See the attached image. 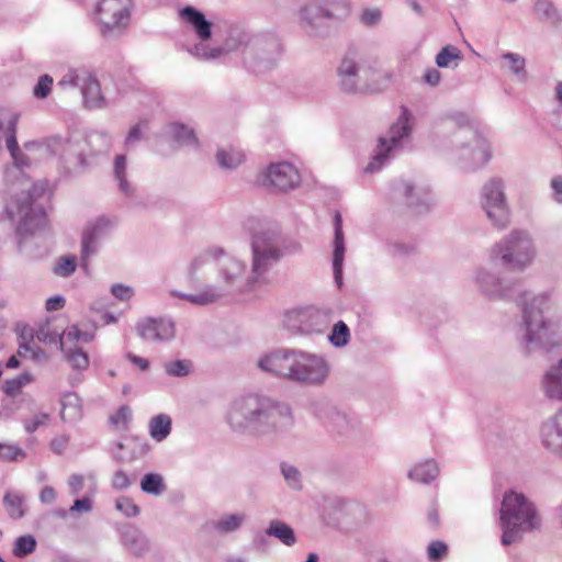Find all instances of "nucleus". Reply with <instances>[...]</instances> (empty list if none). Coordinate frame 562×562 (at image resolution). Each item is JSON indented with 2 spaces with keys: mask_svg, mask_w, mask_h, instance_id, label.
Returning <instances> with one entry per match:
<instances>
[{
  "mask_svg": "<svg viewBox=\"0 0 562 562\" xmlns=\"http://www.w3.org/2000/svg\"><path fill=\"white\" fill-rule=\"evenodd\" d=\"M226 420L234 431L258 437L285 434L294 425L289 404L260 394L235 400L227 411Z\"/></svg>",
  "mask_w": 562,
  "mask_h": 562,
  "instance_id": "f257e3e1",
  "label": "nucleus"
},
{
  "mask_svg": "<svg viewBox=\"0 0 562 562\" xmlns=\"http://www.w3.org/2000/svg\"><path fill=\"white\" fill-rule=\"evenodd\" d=\"M517 303L522 310L518 338L526 353L549 352L562 344L561 337L552 329V322L546 317L557 307L552 292L532 296L528 292H521Z\"/></svg>",
  "mask_w": 562,
  "mask_h": 562,
  "instance_id": "f03ea898",
  "label": "nucleus"
},
{
  "mask_svg": "<svg viewBox=\"0 0 562 562\" xmlns=\"http://www.w3.org/2000/svg\"><path fill=\"white\" fill-rule=\"evenodd\" d=\"M266 372L304 385H321L329 374L327 361L315 353L277 350L258 361Z\"/></svg>",
  "mask_w": 562,
  "mask_h": 562,
  "instance_id": "7ed1b4c3",
  "label": "nucleus"
},
{
  "mask_svg": "<svg viewBox=\"0 0 562 562\" xmlns=\"http://www.w3.org/2000/svg\"><path fill=\"white\" fill-rule=\"evenodd\" d=\"M33 188L30 179L23 177L18 186L13 184L0 192V203L4 204L2 217L14 224L20 247L47 223L44 210L33 204Z\"/></svg>",
  "mask_w": 562,
  "mask_h": 562,
  "instance_id": "20e7f679",
  "label": "nucleus"
},
{
  "mask_svg": "<svg viewBox=\"0 0 562 562\" xmlns=\"http://www.w3.org/2000/svg\"><path fill=\"white\" fill-rule=\"evenodd\" d=\"M502 543L509 546L519 541L526 532L538 529L541 519L535 504L522 493L506 492L501 507Z\"/></svg>",
  "mask_w": 562,
  "mask_h": 562,
  "instance_id": "39448f33",
  "label": "nucleus"
},
{
  "mask_svg": "<svg viewBox=\"0 0 562 562\" xmlns=\"http://www.w3.org/2000/svg\"><path fill=\"white\" fill-rule=\"evenodd\" d=\"M535 257L536 249L529 234L519 229L512 231L490 252L493 263L519 271L531 265Z\"/></svg>",
  "mask_w": 562,
  "mask_h": 562,
  "instance_id": "423d86ee",
  "label": "nucleus"
},
{
  "mask_svg": "<svg viewBox=\"0 0 562 562\" xmlns=\"http://www.w3.org/2000/svg\"><path fill=\"white\" fill-rule=\"evenodd\" d=\"M451 121L460 126L456 136L458 158L462 168L475 170L486 165L491 159V148L486 139L464 114H456L451 117Z\"/></svg>",
  "mask_w": 562,
  "mask_h": 562,
  "instance_id": "0eeeda50",
  "label": "nucleus"
},
{
  "mask_svg": "<svg viewBox=\"0 0 562 562\" xmlns=\"http://www.w3.org/2000/svg\"><path fill=\"white\" fill-rule=\"evenodd\" d=\"M251 265L252 280L258 283L266 281L267 273L282 259L281 236L278 229H262L251 238Z\"/></svg>",
  "mask_w": 562,
  "mask_h": 562,
  "instance_id": "6e6552de",
  "label": "nucleus"
},
{
  "mask_svg": "<svg viewBox=\"0 0 562 562\" xmlns=\"http://www.w3.org/2000/svg\"><path fill=\"white\" fill-rule=\"evenodd\" d=\"M337 76L344 91L358 92L370 89L376 82L379 71L373 66L366 65L358 52L348 50L337 68Z\"/></svg>",
  "mask_w": 562,
  "mask_h": 562,
  "instance_id": "1a4fd4ad",
  "label": "nucleus"
},
{
  "mask_svg": "<svg viewBox=\"0 0 562 562\" xmlns=\"http://www.w3.org/2000/svg\"><path fill=\"white\" fill-rule=\"evenodd\" d=\"M411 119L412 115L409 110L402 105L401 113L397 120L390 127L386 136L379 138L375 154L372 160L364 168V172L373 173L380 170L390 155L401 148L403 144L409 139L412 132Z\"/></svg>",
  "mask_w": 562,
  "mask_h": 562,
  "instance_id": "9d476101",
  "label": "nucleus"
},
{
  "mask_svg": "<svg viewBox=\"0 0 562 562\" xmlns=\"http://www.w3.org/2000/svg\"><path fill=\"white\" fill-rule=\"evenodd\" d=\"M132 0H99L95 20L103 37L124 34L131 22Z\"/></svg>",
  "mask_w": 562,
  "mask_h": 562,
  "instance_id": "9b49d317",
  "label": "nucleus"
},
{
  "mask_svg": "<svg viewBox=\"0 0 562 562\" xmlns=\"http://www.w3.org/2000/svg\"><path fill=\"white\" fill-rule=\"evenodd\" d=\"M282 48L279 38L271 33L254 34L244 58L252 71L269 70L277 65Z\"/></svg>",
  "mask_w": 562,
  "mask_h": 562,
  "instance_id": "f8f14e48",
  "label": "nucleus"
},
{
  "mask_svg": "<svg viewBox=\"0 0 562 562\" xmlns=\"http://www.w3.org/2000/svg\"><path fill=\"white\" fill-rule=\"evenodd\" d=\"M331 311L307 306L286 313L284 325L286 329L296 335H321L329 327Z\"/></svg>",
  "mask_w": 562,
  "mask_h": 562,
  "instance_id": "ddd939ff",
  "label": "nucleus"
},
{
  "mask_svg": "<svg viewBox=\"0 0 562 562\" xmlns=\"http://www.w3.org/2000/svg\"><path fill=\"white\" fill-rule=\"evenodd\" d=\"M57 86L61 89L79 88L83 104L88 109H99L105 105L97 77L86 67L69 68L58 80Z\"/></svg>",
  "mask_w": 562,
  "mask_h": 562,
  "instance_id": "4468645a",
  "label": "nucleus"
},
{
  "mask_svg": "<svg viewBox=\"0 0 562 562\" xmlns=\"http://www.w3.org/2000/svg\"><path fill=\"white\" fill-rule=\"evenodd\" d=\"M218 266L222 285L217 286L226 295H235L252 291L257 282L252 280V273L246 277V266L235 257L220 255Z\"/></svg>",
  "mask_w": 562,
  "mask_h": 562,
  "instance_id": "2eb2a0df",
  "label": "nucleus"
},
{
  "mask_svg": "<svg viewBox=\"0 0 562 562\" xmlns=\"http://www.w3.org/2000/svg\"><path fill=\"white\" fill-rule=\"evenodd\" d=\"M481 205L494 226L505 228L508 225L509 210L502 180L491 179L483 186Z\"/></svg>",
  "mask_w": 562,
  "mask_h": 562,
  "instance_id": "dca6fc26",
  "label": "nucleus"
},
{
  "mask_svg": "<svg viewBox=\"0 0 562 562\" xmlns=\"http://www.w3.org/2000/svg\"><path fill=\"white\" fill-rule=\"evenodd\" d=\"M301 177L297 169L290 162L271 164L263 175L262 184L279 191H288L299 187Z\"/></svg>",
  "mask_w": 562,
  "mask_h": 562,
  "instance_id": "f3484780",
  "label": "nucleus"
},
{
  "mask_svg": "<svg viewBox=\"0 0 562 562\" xmlns=\"http://www.w3.org/2000/svg\"><path fill=\"white\" fill-rule=\"evenodd\" d=\"M46 149L53 155L58 156L65 164L71 168L87 167L83 153V144L61 137H52L46 142Z\"/></svg>",
  "mask_w": 562,
  "mask_h": 562,
  "instance_id": "a211bd4d",
  "label": "nucleus"
},
{
  "mask_svg": "<svg viewBox=\"0 0 562 562\" xmlns=\"http://www.w3.org/2000/svg\"><path fill=\"white\" fill-rule=\"evenodd\" d=\"M335 14L323 0H313L300 10L302 27L310 36H318L322 34L323 20L335 19Z\"/></svg>",
  "mask_w": 562,
  "mask_h": 562,
  "instance_id": "6ab92c4d",
  "label": "nucleus"
},
{
  "mask_svg": "<svg viewBox=\"0 0 562 562\" xmlns=\"http://www.w3.org/2000/svg\"><path fill=\"white\" fill-rule=\"evenodd\" d=\"M138 335L145 341L162 342L175 337V324L166 318H146L136 326Z\"/></svg>",
  "mask_w": 562,
  "mask_h": 562,
  "instance_id": "aec40b11",
  "label": "nucleus"
},
{
  "mask_svg": "<svg viewBox=\"0 0 562 562\" xmlns=\"http://www.w3.org/2000/svg\"><path fill=\"white\" fill-rule=\"evenodd\" d=\"M112 225L113 223L109 218L101 216L86 227L81 240V266L83 269L88 268L89 257L97 251V241L109 232Z\"/></svg>",
  "mask_w": 562,
  "mask_h": 562,
  "instance_id": "412c9836",
  "label": "nucleus"
},
{
  "mask_svg": "<svg viewBox=\"0 0 562 562\" xmlns=\"http://www.w3.org/2000/svg\"><path fill=\"white\" fill-rule=\"evenodd\" d=\"M334 227H335V237H334V252H333V271L335 282L338 288L342 284V266L345 259V237L342 232V220L339 212H336L334 215Z\"/></svg>",
  "mask_w": 562,
  "mask_h": 562,
  "instance_id": "4be33fe9",
  "label": "nucleus"
},
{
  "mask_svg": "<svg viewBox=\"0 0 562 562\" xmlns=\"http://www.w3.org/2000/svg\"><path fill=\"white\" fill-rule=\"evenodd\" d=\"M476 281L481 290L490 297L508 299L513 296L517 283L504 285L503 280L488 271H480Z\"/></svg>",
  "mask_w": 562,
  "mask_h": 562,
  "instance_id": "5701e85b",
  "label": "nucleus"
},
{
  "mask_svg": "<svg viewBox=\"0 0 562 562\" xmlns=\"http://www.w3.org/2000/svg\"><path fill=\"white\" fill-rule=\"evenodd\" d=\"M540 439L548 451L562 457V426L558 414L542 424Z\"/></svg>",
  "mask_w": 562,
  "mask_h": 562,
  "instance_id": "b1692460",
  "label": "nucleus"
},
{
  "mask_svg": "<svg viewBox=\"0 0 562 562\" xmlns=\"http://www.w3.org/2000/svg\"><path fill=\"white\" fill-rule=\"evenodd\" d=\"M181 18L194 30L196 36L202 41H209L212 36V24L205 15L194 7L187 5L180 11Z\"/></svg>",
  "mask_w": 562,
  "mask_h": 562,
  "instance_id": "393cba45",
  "label": "nucleus"
},
{
  "mask_svg": "<svg viewBox=\"0 0 562 562\" xmlns=\"http://www.w3.org/2000/svg\"><path fill=\"white\" fill-rule=\"evenodd\" d=\"M541 385L548 398L562 401V358L544 373Z\"/></svg>",
  "mask_w": 562,
  "mask_h": 562,
  "instance_id": "a878e982",
  "label": "nucleus"
},
{
  "mask_svg": "<svg viewBox=\"0 0 562 562\" xmlns=\"http://www.w3.org/2000/svg\"><path fill=\"white\" fill-rule=\"evenodd\" d=\"M121 542L130 553L136 557L143 555L149 549L147 538L140 530L132 526L123 528Z\"/></svg>",
  "mask_w": 562,
  "mask_h": 562,
  "instance_id": "bb28decb",
  "label": "nucleus"
},
{
  "mask_svg": "<svg viewBox=\"0 0 562 562\" xmlns=\"http://www.w3.org/2000/svg\"><path fill=\"white\" fill-rule=\"evenodd\" d=\"M397 191L405 198L406 204L416 212L427 210L430 204L428 192L425 189H417L408 181L401 182L397 187Z\"/></svg>",
  "mask_w": 562,
  "mask_h": 562,
  "instance_id": "cd10ccee",
  "label": "nucleus"
},
{
  "mask_svg": "<svg viewBox=\"0 0 562 562\" xmlns=\"http://www.w3.org/2000/svg\"><path fill=\"white\" fill-rule=\"evenodd\" d=\"M532 11L541 22H547L553 27L562 25V12L552 0H536Z\"/></svg>",
  "mask_w": 562,
  "mask_h": 562,
  "instance_id": "c85d7f7f",
  "label": "nucleus"
},
{
  "mask_svg": "<svg viewBox=\"0 0 562 562\" xmlns=\"http://www.w3.org/2000/svg\"><path fill=\"white\" fill-rule=\"evenodd\" d=\"M254 34H249L244 27L233 24L228 27L227 35L224 41L223 54L227 52L238 50L240 48L248 49L249 42Z\"/></svg>",
  "mask_w": 562,
  "mask_h": 562,
  "instance_id": "c756f323",
  "label": "nucleus"
},
{
  "mask_svg": "<svg viewBox=\"0 0 562 562\" xmlns=\"http://www.w3.org/2000/svg\"><path fill=\"white\" fill-rule=\"evenodd\" d=\"M171 294L173 296L187 300L195 305L211 304L223 297V292L215 285L206 286L203 290L192 294L181 293L177 291H172Z\"/></svg>",
  "mask_w": 562,
  "mask_h": 562,
  "instance_id": "7c9ffc66",
  "label": "nucleus"
},
{
  "mask_svg": "<svg viewBox=\"0 0 562 562\" xmlns=\"http://www.w3.org/2000/svg\"><path fill=\"white\" fill-rule=\"evenodd\" d=\"M439 474V468L434 459H427L424 462L416 463L409 471L408 477L412 481L429 484Z\"/></svg>",
  "mask_w": 562,
  "mask_h": 562,
  "instance_id": "2f4dec72",
  "label": "nucleus"
},
{
  "mask_svg": "<svg viewBox=\"0 0 562 562\" xmlns=\"http://www.w3.org/2000/svg\"><path fill=\"white\" fill-rule=\"evenodd\" d=\"M60 418L65 422H75L81 417L82 406L79 396L74 392H67L60 401Z\"/></svg>",
  "mask_w": 562,
  "mask_h": 562,
  "instance_id": "473e14b6",
  "label": "nucleus"
},
{
  "mask_svg": "<svg viewBox=\"0 0 562 562\" xmlns=\"http://www.w3.org/2000/svg\"><path fill=\"white\" fill-rule=\"evenodd\" d=\"M266 535L279 539L283 544L291 547L295 544L296 537L292 527L279 519L270 521Z\"/></svg>",
  "mask_w": 562,
  "mask_h": 562,
  "instance_id": "72a5a7b5",
  "label": "nucleus"
},
{
  "mask_svg": "<svg viewBox=\"0 0 562 562\" xmlns=\"http://www.w3.org/2000/svg\"><path fill=\"white\" fill-rule=\"evenodd\" d=\"M148 427L150 437L160 442L170 435L171 418L166 414L156 415L149 420Z\"/></svg>",
  "mask_w": 562,
  "mask_h": 562,
  "instance_id": "f704fd0d",
  "label": "nucleus"
},
{
  "mask_svg": "<svg viewBox=\"0 0 562 562\" xmlns=\"http://www.w3.org/2000/svg\"><path fill=\"white\" fill-rule=\"evenodd\" d=\"M461 50L454 45H446L436 56V65L439 68H456L462 60Z\"/></svg>",
  "mask_w": 562,
  "mask_h": 562,
  "instance_id": "c9c22d12",
  "label": "nucleus"
},
{
  "mask_svg": "<svg viewBox=\"0 0 562 562\" xmlns=\"http://www.w3.org/2000/svg\"><path fill=\"white\" fill-rule=\"evenodd\" d=\"M216 160L222 168L234 169L243 164L245 156L241 150L234 147L221 148L216 153Z\"/></svg>",
  "mask_w": 562,
  "mask_h": 562,
  "instance_id": "e433bc0d",
  "label": "nucleus"
},
{
  "mask_svg": "<svg viewBox=\"0 0 562 562\" xmlns=\"http://www.w3.org/2000/svg\"><path fill=\"white\" fill-rule=\"evenodd\" d=\"M19 122V114L0 110V151L2 150V142L4 140L5 145L8 144V139L10 134H16V127Z\"/></svg>",
  "mask_w": 562,
  "mask_h": 562,
  "instance_id": "4c0bfd02",
  "label": "nucleus"
},
{
  "mask_svg": "<svg viewBox=\"0 0 562 562\" xmlns=\"http://www.w3.org/2000/svg\"><path fill=\"white\" fill-rule=\"evenodd\" d=\"M503 67H506L519 80H526V59L516 53H505L502 55Z\"/></svg>",
  "mask_w": 562,
  "mask_h": 562,
  "instance_id": "58836bf2",
  "label": "nucleus"
},
{
  "mask_svg": "<svg viewBox=\"0 0 562 562\" xmlns=\"http://www.w3.org/2000/svg\"><path fill=\"white\" fill-rule=\"evenodd\" d=\"M140 488L146 494L158 496L167 490V485L161 474L146 473L140 481Z\"/></svg>",
  "mask_w": 562,
  "mask_h": 562,
  "instance_id": "ea45409f",
  "label": "nucleus"
},
{
  "mask_svg": "<svg viewBox=\"0 0 562 562\" xmlns=\"http://www.w3.org/2000/svg\"><path fill=\"white\" fill-rule=\"evenodd\" d=\"M126 170H127V160L125 155H117L114 159V177L119 183L120 190L125 195H131L133 192V188L126 180Z\"/></svg>",
  "mask_w": 562,
  "mask_h": 562,
  "instance_id": "a19ab883",
  "label": "nucleus"
},
{
  "mask_svg": "<svg viewBox=\"0 0 562 562\" xmlns=\"http://www.w3.org/2000/svg\"><path fill=\"white\" fill-rule=\"evenodd\" d=\"M5 147L10 153L12 162L19 172H21L23 168H26L31 165L30 158L19 147L16 134L14 135L13 132L10 134Z\"/></svg>",
  "mask_w": 562,
  "mask_h": 562,
  "instance_id": "79ce46f5",
  "label": "nucleus"
},
{
  "mask_svg": "<svg viewBox=\"0 0 562 562\" xmlns=\"http://www.w3.org/2000/svg\"><path fill=\"white\" fill-rule=\"evenodd\" d=\"M170 134L172 138L180 145L195 146L198 143L194 131L184 126L183 124H171Z\"/></svg>",
  "mask_w": 562,
  "mask_h": 562,
  "instance_id": "37998d69",
  "label": "nucleus"
},
{
  "mask_svg": "<svg viewBox=\"0 0 562 562\" xmlns=\"http://www.w3.org/2000/svg\"><path fill=\"white\" fill-rule=\"evenodd\" d=\"M23 502L24 499L20 494L8 492L4 495L3 504L10 518L20 519L25 515Z\"/></svg>",
  "mask_w": 562,
  "mask_h": 562,
  "instance_id": "c03bdc74",
  "label": "nucleus"
},
{
  "mask_svg": "<svg viewBox=\"0 0 562 562\" xmlns=\"http://www.w3.org/2000/svg\"><path fill=\"white\" fill-rule=\"evenodd\" d=\"M245 518H246L245 514L225 515V516L221 517L214 524V527L217 531H220L222 533L234 532L241 526Z\"/></svg>",
  "mask_w": 562,
  "mask_h": 562,
  "instance_id": "a18cd8bd",
  "label": "nucleus"
},
{
  "mask_svg": "<svg viewBox=\"0 0 562 562\" xmlns=\"http://www.w3.org/2000/svg\"><path fill=\"white\" fill-rule=\"evenodd\" d=\"M328 339L334 347L341 348L347 346L350 340V330L347 324L342 321H338L334 325Z\"/></svg>",
  "mask_w": 562,
  "mask_h": 562,
  "instance_id": "49530a36",
  "label": "nucleus"
},
{
  "mask_svg": "<svg viewBox=\"0 0 562 562\" xmlns=\"http://www.w3.org/2000/svg\"><path fill=\"white\" fill-rule=\"evenodd\" d=\"M220 255H223V249L214 248L207 249L204 252L196 256L189 266L190 277L193 278L198 273V271L205 266L210 258L216 260L220 258Z\"/></svg>",
  "mask_w": 562,
  "mask_h": 562,
  "instance_id": "de8ad7c7",
  "label": "nucleus"
},
{
  "mask_svg": "<svg viewBox=\"0 0 562 562\" xmlns=\"http://www.w3.org/2000/svg\"><path fill=\"white\" fill-rule=\"evenodd\" d=\"M65 356L76 370H86L89 367L90 361L88 355L78 347L65 350Z\"/></svg>",
  "mask_w": 562,
  "mask_h": 562,
  "instance_id": "09e8293b",
  "label": "nucleus"
},
{
  "mask_svg": "<svg viewBox=\"0 0 562 562\" xmlns=\"http://www.w3.org/2000/svg\"><path fill=\"white\" fill-rule=\"evenodd\" d=\"M164 369L170 376H187L192 371V362L190 360L168 361L165 362Z\"/></svg>",
  "mask_w": 562,
  "mask_h": 562,
  "instance_id": "8fccbe9b",
  "label": "nucleus"
},
{
  "mask_svg": "<svg viewBox=\"0 0 562 562\" xmlns=\"http://www.w3.org/2000/svg\"><path fill=\"white\" fill-rule=\"evenodd\" d=\"M190 54L200 60H213L223 55L221 47H209L203 43L195 44L189 49Z\"/></svg>",
  "mask_w": 562,
  "mask_h": 562,
  "instance_id": "3c124183",
  "label": "nucleus"
},
{
  "mask_svg": "<svg viewBox=\"0 0 562 562\" xmlns=\"http://www.w3.org/2000/svg\"><path fill=\"white\" fill-rule=\"evenodd\" d=\"M132 420V409L127 405H122L113 415L109 417V423L116 429L125 430Z\"/></svg>",
  "mask_w": 562,
  "mask_h": 562,
  "instance_id": "603ef678",
  "label": "nucleus"
},
{
  "mask_svg": "<svg viewBox=\"0 0 562 562\" xmlns=\"http://www.w3.org/2000/svg\"><path fill=\"white\" fill-rule=\"evenodd\" d=\"M77 268V258L76 256H65L61 257L58 262L53 268V272L61 278L70 277Z\"/></svg>",
  "mask_w": 562,
  "mask_h": 562,
  "instance_id": "864d4df0",
  "label": "nucleus"
},
{
  "mask_svg": "<svg viewBox=\"0 0 562 562\" xmlns=\"http://www.w3.org/2000/svg\"><path fill=\"white\" fill-rule=\"evenodd\" d=\"M36 548V540L33 536H21L15 540L13 553L22 558L32 553Z\"/></svg>",
  "mask_w": 562,
  "mask_h": 562,
  "instance_id": "5fc2aeb1",
  "label": "nucleus"
},
{
  "mask_svg": "<svg viewBox=\"0 0 562 562\" xmlns=\"http://www.w3.org/2000/svg\"><path fill=\"white\" fill-rule=\"evenodd\" d=\"M281 473L286 482V484L293 490L302 488V480L300 471L288 463L281 464Z\"/></svg>",
  "mask_w": 562,
  "mask_h": 562,
  "instance_id": "6e6d98bb",
  "label": "nucleus"
},
{
  "mask_svg": "<svg viewBox=\"0 0 562 562\" xmlns=\"http://www.w3.org/2000/svg\"><path fill=\"white\" fill-rule=\"evenodd\" d=\"M53 82L54 80L49 75H42L33 88V95L36 99H46L50 94Z\"/></svg>",
  "mask_w": 562,
  "mask_h": 562,
  "instance_id": "4d7b16f0",
  "label": "nucleus"
},
{
  "mask_svg": "<svg viewBox=\"0 0 562 562\" xmlns=\"http://www.w3.org/2000/svg\"><path fill=\"white\" fill-rule=\"evenodd\" d=\"M115 508L123 513V515L127 518L135 517L139 514L138 506L130 497L126 496H122L116 499Z\"/></svg>",
  "mask_w": 562,
  "mask_h": 562,
  "instance_id": "13d9d810",
  "label": "nucleus"
},
{
  "mask_svg": "<svg viewBox=\"0 0 562 562\" xmlns=\"http://www.w3.org/2000/svg\"><path fill=\"white\" fill-rule=\"evenodd\" d=\"M323 2L336 13L335 19L347 16L351 9L349 0H323Z\"/></svg>",
  "mask_w": 562,
  "mask_h": 562,
  "instance_id": "bf43d9fd",
  "label": "nucleus"
},
{
  "mask_svg": "<svg viewBox=\"0 0 562 562\" xmlns=\"http://www.w3.org/2000/svg\"><path fill=\"white\" fill-rule=\"evenodd\" d=\"M49 419V415L46 413H40L34 415L30 419L23 420V426L26 432L33 434L35 432L38 427L45 425L47 420Z\"/></svg>",
  "mask_w": 562,
  "mask_h": 562,
  "instance_id": "052dcab7",
  "label": "nucleus"
},
{
  "mask_svg": "<svg viewBox=\"0 0 562 562\" xmlns=\"http://www.w3.org/2000/svg\"><path fill=\"white\" fill-rule=\"evenodd\" d=\"M89 142L91 145L101 143L102 148L98 149V153H108L112 146V136L105 132H99L90 135Z\"/></svg>",
  "mask_w": 562,
  "mask_h": 562,
  "instance_id": "680f3d73",
  "label": "nucleus"
},
{
  "mask_svg": "<svg viewBox=\"0 0 562 562\" xmlns=\"http://www.w3.org/2000/svg\"><path fill=\"white\" fill-rule=\"evenodd\" d=\"M447 544L442 541H432L427 548V555L430 561H438L447 553Z\"/></svg>",
  "mask_w": 562,
  "mask_h": 562,
  "instance_id": "e2e57ef3",
  "label": "nucleus"
},
{
  "mask_svg": "<svg viewBox=\"0 0 562 562\" xmlns=\"http://www.w3.org/2000/svg\"><path fill=\"white\" fill-rule=\"evenodd\" d=\"M382 13L378 8H370L363 10L360 16V22L367 26L376 25L381 20Z\"/></svg>",
  "mask_w": 562,
  "mask_h": 562,
  "instance_id": "0e129e2a",
  "label": "nucleus"
},
{
  "mask_svg": "<svg viewBox=\"0 0 562 562\" xmlns=\"http://www.w3.org/2000/svg\"><path fill=\"white\" fill-rule=\"evenodd\" d=\"M132 481L126 472L119 470L114 473L112 479V487L116 491H123L131 486Z\"/></svg>",
  "mask_w": 562,
  "mask_h": 562,
  "instance_id": "69168bd1",
  "label": "nucleus"
},
{
  "mask_svg": "<svg viewBox=\"0 0 562 562\" xmlns=\"http://www.w3.org/2000/svg\"><path fill=\"white\" fill-rule=\"evenodd\" d=\"M23 456L24 452L19 447L0 443V459L13 461Z\"/></svg>",
  "mask_w": 562,
  "mask_h": 562,
  "instance_id": "338daca9",
  "label": "nucleus"
},
{
  "mask_svg": "<svg viewBox=\"0 0 562 562\" xmlns=\"http://www.w3.org/2000/svg\"><path fill=\"white\" fill-rule=\"evenodd\" d=\"M65 335H66L67 340H69V341L81 340L85 342H89L93 338V336L91 334L80 330V328L78 326L69 327Z\"/></svg>",
  "mask_w": 562,
  "mask_h": 562,
  "instance_id": "774afa93",
  "label": "nucleus"
}]
</instances>
